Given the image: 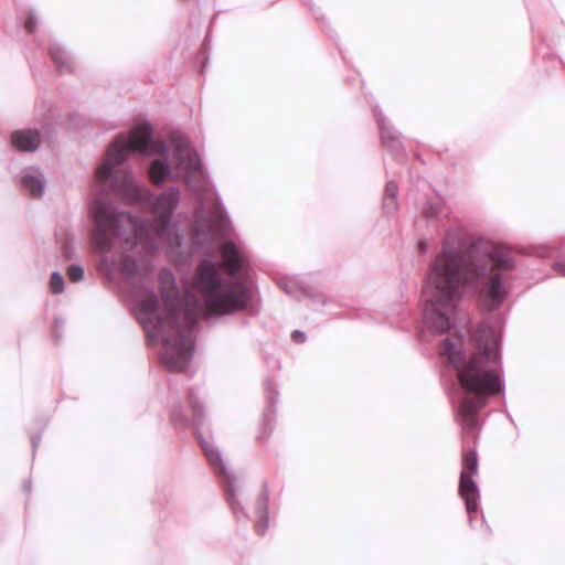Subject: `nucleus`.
Here are the masks:
<instances>
[{"instance_id": "nucleus-1", "label": "nucleus", "mask_w": 565, "mask_h": 565, "mask_svg": "<svg viewBox=\"0 0 565 565\" xmlns=\"http://www.w3.org/2000/svg\"><path fill=\"white\" fill-rule=\"evenodd\" d=\"M512 268L511 250L488 239L479 238L458 250H444L434 263L425 289L433 307L426 315L429 328L437 332L450 329L449 318L437 306L447 305L463 286L475 281L484 282L480 292L482 307L489 311L497 309L505 296L499 270Z\"/></svg>"}, {"instance_id": "nucleus-2", "label": "nucleus", "mask_w": 565, "mask_h": 565, "mask_svg": "<svg viewBox=\"0 0 565 565\" xmlns=\"http://www.w3.org/2000/svg\"><path fill=\"white\" fill-rule=\"evenodd\" d=\"M499 342L494 329L482 324L468 339L451 333L439 349L440 355L447 356L456 369L466 393L458 408V422L473 438L479 429V411L489 396L501 391Z\"/></svg>"}, {"instance_id": "nucleus-3", "label": "nucleus", "mask_w": 565, "mask_h": 565, "mask_svg": "<svg viewBox=\"0 0 565 565\" xmlns=\"http://www.w3.org/2000/svg\"><path fill=\"white\" fill-rule=\"evenodd\" d=\"M179 200L180 191L175 188L160 194L153 202L152 212L156 220L150 226H145L127 213H117L109 203L97 200L92 207L95 221L94 246L99 252H107L113 246L114 238L122 236L126 243H145L147 247H151L148 242L150 232L158 238L164 235Z\"/></svg>"}, {"instance_id": "nucleus-4", "label": "nucleus", "mask_w": 565, "mask_h": 565, "mask_svg": "<svg viewBox=\"0 0 565 565\" xmlns=\"http://www.w3.org/2000/svg\"><path fill=\"white\" fill-rule=\"evenodd\" d=\"M190 294L198 296L210 315H227L244 308L248 290L239 282L226 284L221 265L203 260L198 265Z\"/></svg>"}, {"instance_id": "nucleus-5", "label": "nucleus", "mask_w": 565, "mask_h": 565, "mask_svg": "<svg viewBox=\"0 0 565 565\" xmlns=\"http://www.w3.org/2000/svg\"><path fill=\"white\" fill-rule=\"evenodd\" d=\"M158 298L153 294L145 295L140 301V310L149 318L158 321L160 330L166 324L171 329V334L166 335L163 339L164 351L162 353V361L164 365L174 372L184 371L192 354L193 344L189 335L184 334L183 330L175 323L174 313L168 321H163L158 316Z\"/></svg>"}, {"instance_id": "nucleus-6", "label": "nucleus", "mask_w": 565, "mask_h": 565, "mask_svg": "<svg viewBox=\"0 0 565 565\" xmlns=\"http://www.w3.org/2000/svg\"><path fill=\"white\" fill-rule=\"evenodd\" d=\"M151 136L152 129L148 124L135 127L128 138L122 135L118 136L110 143L104 162L97 169L96 180L106 181L113 174L115 166L124 162L130 152H148L152 147L150 145Z\"/></svg>"}, {"instance_id": "nucleus-7", "label": "nucleus", "mask_w": 565, "mask_h": 565, "mask_svg": "<svg viewBox=\"0 0 565 565\" xmlns=\"http://www.w3.org/2000/svg\"><path fill=\"white\" fill-rule=\"evenodd\" d=\"M172 142L175 151L173 179L182 178L191 189L202 190L204 188V173L199 154L189 146L188 140L180 135H173Z\"/></svg>"}, {"instance_id": "nucleus-8", "label": "nucleus", "mask_w": 565, "mask_h": 565, "mask_svg": "<svg viewBox=\"0 0 565 565\" xmlns=\"http://www.w3.org/2000/svg\"><path fill=\"white\" fill-rule=\"evenodd\" d=\"M478 471V459L475 450H469L462 458V471L459 480V494L465 501L470 518L478 512L479 491L472 476Z\"/></svg>"}, {"instance_id": "nucleus-9", "label": "nucleus", "mask_w": 565, "mask_h": 565, "mask_svg": "<svg viewBox=\"0 0 565 565\" xmlns=\"http://www.w3.org/2000/svg\"><path fill=\"white\" fill-rule=\"evenodd\" d=\"M223 268L231 275L236 276L247 269L248 258L244 252L238 249L232 242H225L221 246Z\"/></svg>"}, {"instance_id": "nucleus-10", "label": "nucleus", "mask_w": 565, "mask_h": 565, "mask_svg": "<svg viewBox=\"0 0 565 565\" xmlns=\"http://www.w3.org/2000/svg\"><path fill=\"white\" fill-rule=\"evenodd\" d=\"M10 139L11 145L22 152L34 151L41 143V135L36 129L13 131Z\"/></svg>"}, {"instance_id": "nucleus-11", "label": "nucleus", "mask_w": 565, "mask_h": 565, "mask_svg": "<svg viewBox=\"0 0 565 565\" xmlns=\"http://www.w3.org/2000/svg\"><path fill=\"white\" fill-rule=\"evenodd\" d=\"M114 188L116 192L128 196L130 200L141 199L142 196V191L135 185L131 175L127 173L124 174L121 184L116 180Z\"/></svg>"}, {"instance_id": "nucleus-12", "label": "nucleus", "mask_w": 565, "mask_h": 565, "mask_svg": "<svg viewBox=\"0 0 565 565\" xmlns=\"http://www.w3.org/2000/svg\"><path fill=\"white\" fill-rule=\"evenodd\" d=\"M202 448L204 450V454H205L209 462L213 466L215 471L217 473H225V469H224L220 452L213 446L209 445L207 443L203 444Z\"/></svg>"}, {"instance_id": "nucleus-13", "label": "nucleus", "mask_w": 565, "mask_h": 565, "mask_svg": "<svg viewBox=\"0 0 565 565\" xmlns=\"http://www.w3.org/2000/svg\"><path fill=\"white\" fill-rule=\"evenodd\" d=\"M168 174V168L161 160H154L149 169V177L154 184H160Z\"/></svg>"}, {"instance_id": "nucleus-14", "label": "nucleus", "mask_w": 565, "mask_h": 565, "mask_svg": "<svg viewBox=\"0 0 565 565\" xmlns=\"http://www.w3.org/2000/svg\"><path fill=\"white\" fill-rule=\"evenodd\" d=\"M51 58L60 72L72 71L71 63L67 58L66 53L61 49H53L50 52Z\"/></svg>"}, {"instance_id": "nucleus-15", "label": "nucleus", "mask_w": 565, "mask_h": 565, "mask_svg": "<svg viewBox=\"0 0 565 565\" xmlns=\"http://www.w3.org/2000/svg\"><path fill=\"white\" fill-rule=\"evenodd\" d=\"M21 183L25 190L30 192L33 198H39L43 192V183L40 179L25 175L22 178Z\"/></svg>"}, {"instance_id": "nucleus-16", "label": "nucleus", "mask_w": 565, "mask_h": 565, "mask_svg": "<svg viewBox=\"0 0 565 565\" xmlns=\"http://www.w3.org/2000/svg\"><path fill=\"white\" fill-rule=\"evenodd\" d=\"M189 404L191 407L193 420H200L202 418L203 413H202V407L200 405L199 397L195 394L190 393L189 394Z\"/></svg>"}, {"instance_id": "nucleus-17", "label": "nucleus", "mask_w": 565, "mask_h": 565, "mask_svg": "<svg viewBox=\"0 0 565 565\" xmlns=\"http://www.w3.org/2000/svg\"><path fill=\"white\" fill-rule=\"evenodd\" d=\"M137 269V264L131 257H124L121 260L120 270L127 276H132Z\"/></svg>"}, {"instance_id": "nucleus-18", "label": "nucleus", "mask_w": 565, "mask_h": 565, "mask_svg": "<svg viewBox=\"0 0 565 565\" xmlns=\"http://www.w3.org/2000/svg\"><path fill=\"white\" fill-rule=\"evenodd\" d=\"M50 287L53 294L62 292L64 288V280L62 275H60L58 273H54L51 276Z\"/></svg>"}, {"instance_id": "nucleus-19", "label": "nucleus", "mask_w": 565, "mask_h": 565, "mask_svg": "<svg viewBox=\"0 0 565 565\" xmlns=\"http://www.w3.org/2000/svg\"><path fill=\"white\" fill-rule=\"evenodd\" d=\"M83 276H84V270L82 269V267L76 266V265H72L68 267L67 277L72 282L79 281L83 278Z\"/></svg>"}, {"instance_id": "nucleus-20", "label": "nucleus", "mask_w": 565, "mask_h": 565, "mask_svg": "<svg viewBox=\"0 0 565 565\" xmlns=\"http://www.w3.org/2000/svg\"><path fill=\"white\" fill-rule=\"evenodd\" d=\"M160 279H161L162 284H164V285H169V286H171V287H172V286H173V284H174L173 276H172V274H171L170 271H168V270H162V271L160 273Z\"/></svg>"}, {"instance_id": "nucleus-21", "label": "nucleus", "mask_w": 565, "mask_h": 565, "mask_svg": "<svg viewBox=\"0 0 565 565\" xmlns=\"http://www.w3.org/2000/svg\"><path fill=\"white\" fill-rule=\"evenodd\" d=\"M226 480H227V486H226L225 492L227 495V500L231 505H234V487L230 480V477H226Z\"/></svg>"}, {"instance_id": "nucleus-22", "label": "nucleus", "mask_w": 565, "mask_h": 565, "mask_svg": "<svg viewBox=\"0 0 565 565\" xmlns=\"http://www.w3.org/2000/svg\"><path fill=\"white\" fill-rule=\"evenodd\" d=\"M24 29L28 31V32H33L34 29H35V19L32 14H30L25 21H24Z\"/></svg>"}, {"instance_id": "nucleus-23", "label": "nucleus", "mask_w": 565, "mask_h": 565, "mask_svg": "<svg viewBox=\"0 0 565 565\" xmlns=\"http://www.w3.org/2000/svg\"><path fill=\"white\" fill-rule=\"evenodd\" d=\"M213 222L215 224H221L223 222V211L218 206V204L214 205V218H213Z\"/></svg>"}, {"instance_id": "nucleus-24", "label": "nucleus", "mask_w": 565, "mask_h": 565, "mask_svg": "<svg viewBox=\"0 0 565 565\" xmlns=\"http://www.w3.org/2000/svg\"><path fill=\"white\" fill-rule=\"evenodd\" d=\"M291 340L298 344L303 343L306 341V334L301 331H294L291 333Z\"/></svg>"}, {"instance_id": "nucleus-25", "label": "nucleus", "mask_w": 565, "mask_h": 565, "mask_svg": "<svg viewBox=\"0 0 565 565\" xmlns=\"http://www.w3.org/2000/svg\"><path fill=\"white\" fill-rule=\"evenodd\" d=\"M385 192H386V195L394 199L397 194V185L393 182L387 183Z\"/></svg>"}, {"instance_id": "nucleus-26", "label": "nucleus", "mask_w": 565, "mask_h": 565, "mask_svg": "<svg viewBox=\"0 0 565 565\" xmlns=\"http://www.w3.org/2000/svg\"><path fill=\"white\" fill-rule=\"evenodd\" d=\"M554 268L557 271V274H559L561 276H565V263H557L555 264Z\"/></svg>"}, {"instance_id": "nucleus-27", "label": "nucleus", "mask_w": 565, "mask_h": 565, "mask_svg": "<svg viewBox=\"0 0 565 565\" xmlns=\"http://www.w3.org/2000/svg\"><path fill=\"white\" fill-rule=\"evenodd\" d=\"M259 519H260L259 521H262L263 519H265V514H262V515L259 516ZM256 531L258 532V534H263V533H264V526L260 524V522H258V523L256 524Z\"/></svg>"}, {"instance_id": "nucleus-28", "label": "nucleus", "mask_w": 565, "mask_h": 565, "mask_svg": "<svg viewBox=\"0 0 565 565\" xmlns=\"http://www.w3.org/2000/svg\"><path fill=\"white\" fill-rule=\"evenodd\" d=\"M186 320L190 324L194 323V318L192 317L191 312H186Z\"/></svg>"}, {"instance_id": "nucleus-29", "label": "nucleus", "mask_w": 565, "mask_h": 565, "mask_svg": "<svg viewBox=\"0 0 565 565\" xmlns=\"http://www.w3.org/2000/svg\"><path fill=\"white\" fill-rule=\"evenodd\" d=\"M382 139H383V141H384V142H386L387 140L395 141V138H391V139H388V138L386 137V135H385V132H384V131H382Z\"/></svg>"}, {"instance_id": "nucleus-30", "label": "nucleus", "mask_w": 565, "mask_h": 565, "mask_svg": "<svg viewBox=\"0 0 565 565\" xmlns=\"http://www.w3.org/2000/svg\"><path fill=\"white\" fill-rule=\"evenodd\" d=\"M260 507H262V508H265V500H262V501H260Z\"/></svg>"}]
</instances>
